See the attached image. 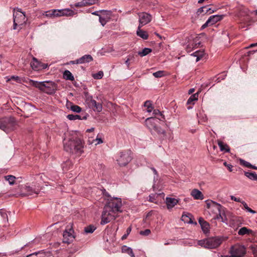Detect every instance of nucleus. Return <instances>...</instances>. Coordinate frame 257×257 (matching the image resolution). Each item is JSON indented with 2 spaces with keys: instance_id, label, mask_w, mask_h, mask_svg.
Masks as SVG:
<instances>
[{
  "instance_id": "obj_1",
  "label": "nucleus",
  "mask_w": 257,
  "mask_h": 257,
  "mask_svg": "<svg viewBox=\"0 0 257 257\" xmlns=\"http://www.w3.org/2000/svg\"><path fill=\"white\" fill-rule=\"evenodd\" d=\"M63 144L64 150L70 154L79 156L83 152L82 141L76 136L66 137Z\"/></svg>"
},
{
  "instance_id": "obj_2",
  "label": "nucleus",
  "mask_w": 257,
  "mask_h": 257,
  "mask_svg": "<svg viewBox=\"0 0 257 257\" xmlns=\"http://www.w3.org/2000/svg\"><path fill=\"white\" fill-rule=\"evenodd\" d=\"M29 84L48 94H51L54 93L56 90V85L55 83L50 81L38 82L30 80Z\"/></svg>"
},
{
  "instance_id": "obj_3",
  "label": "nucleus",
  "mask_w": 257,
  "mask_h": 257,
  "mask_svg": "<svg viewBox=\"0 0 257 257\" xmlns=\"http://www.w3.org/2000/svg\"><path fill=\"white\" fill-rule=\"evenodd\" d=\"M198 244L207 248H215L221 243L220 238L214 237L207 238L206 239L199 240Z\"/></svg>"
},
{
  "instance_id": "obj_4",
  "label": "nucleus",
  "mask_w": 257,
  "mask_h": 257,
  "mask_svg": "<svg viewBox=\"0 0 257 257\" xmlns=\"http://www.w3.org/2000/svg\"><path fill=\"white\" fill-rule=\"evenodd\" d=\"M16 125V120L14 117H5L0 119V129L6 133L12 131Z\"/></svg>"
},
{
  "instance_id": "obj_5",
  "label": "nucleus",
  "mask_w": 257,
  "mask_h": 257,
  "mask_svg": "<svg viewBox=\"0 0 257 257\" xmlns=\"http://www.w3.org/2000/svg\"><path fill=\"white\" fill-rule=\"evenodd\" d=\"M132 159V152L128 150L119 153L116 161L120 167H123L127 165Z\"/></svg>"
},
{
  "instance_id": "obj_6",
  "label": "nucleus",
  "mask_w": 257,
  "mask_h": 257,
  "mask_svg": "<svg viewBox=\"0 0 257 257\" xmlns=\"http://www.w3.org/2000/svg\"><path fill=\"white\" fill-rule=\"evenodd\" d=\"M110 209L109 207L104 206L101 217L100 224L101 225L107 224L116 218V214Z\"/></svg>"
},
{
  "instance_id": "obj_7",
  "label": "nucleus",
  "mask_w": 257,
  "mask_h": 257,
  "mask_svg": "<svg viewBox=\"0 0 257 257\" xmlns=\"http://www.w3.org/2000/svg\"><path fill=\"white\" fill-rule=\"evenodd\" d=\"M74 12L70 9L63 10H52L47 11L45 13L46 17L50 18H55L61 16H70L74 15Z\"/></svg>"
},
{
  "instance_id": "obj_8",
  "label": "nucleus",
  "mask_w": 257,
  "mask_h": 257,
  "mask_svg": "<svg viewBox=\"0 0 257 257\" xmlns=\"http://www.w3.org/2000/svg\"><path fill=\"white\" fill-rule=\"evenodd\" d=\"M207 206L208 208L213 207L216 209L219 213L215 218L217 219H221L222 222L227 223V218L224 212V207L222 206L217 202L211 201L210 202L207 203Z\"/></svg>"
},
{
  "instance_id": "obj_9",
  "label": "nucleus",
  "mask_w": 257,
  "mask_h": 257,
  "mask_svg": "<svg viewBox=\"0 0 257 257\" xmlns=\"http://www.w3.org/2000/svg\"><path fill=\"white\" fill-rule=\"evenodd\" d=\"M106 207L109 208L110 210H111L112 212L115 213L116 214L118 212H121V208L122 206L121 200L119 198H113L111 199L108 202L105 204Z\"/></svg>"
},
{
  "instance_id": "obj_10",
  "label": "nucleus",
  "mask_w": 257,
  "mask_h": 257,
  "mask_svg": "<svg viewBox=\"0 0 257 257\" xmlns=\"http://www.w3.org/2000/svg\"><path fill=\"white\" fill-rule=\"evenodd\" d=\"M19 187L20 191H18L17 195L22 197L37 195L39 192L38 189H33L27 185L19 186Z\"/></svg>"
},
{
  "instance_id": "obj_11",
  "label": "nucleus",
  "mask_w": 257,
  "mask_h": 257,
  "mask_svg": "<svg viewBox=\"0 0 257 257\" xmlns=\"http://www.w3.org/2000/svg\"><path fill=\"white\" fill-rule=\"evenodd\" d=\"M230 255L225 257H243L245 253V249L243 246L235 244L230 250Z\"/></svg>"
},
{
  "instance_id": "obj_12",
  "label": "nucleus",
  "mask_w": 257,
  "mask_h": 257,
  "mask_svg": "<svg viewBox=\"0 0 257 257\" xmlns=\"http://www.w3.org/2000/svg\"><path fill=\"white\" fill-rule=\"evenodd\" d=\"M75 238L74 235V230L72 229V226H67L65 230L63 232V242L68 244L72 242Z\"/></svg>"
},
{
  "instance_id": "obj_13",
  "label": "nucleus",
  "mask_w": 257,
  "mask_h": 257,
  "mask_svg": "<svg viewBox=\"0 0 257 257\" xmlns=\"http://www.w3.org/2000/svg\"><path fill=\"white\" fill-rule=\"evenodd\" d=\"M139 21V29L144 25L149 23L152 19V16L146 12H141L138 14Z\"/></svg>"
},
{
  "instance_id": "obj_14",
  "label": "nucleus",
  "mask_w": 257,
  "mask_h": 257,
  "mask_svg": "<svg viewBox=\"0 0 257 257\" xmlns=\"http://www.w3.org/2000/svg\"><path fill=\"white\" fill-rule=\"evenodd\" d=\"M100 15L99 21L101 24L104 26L111 19L112 12L107 10H100Z\"/></svg>"
},
{
  "instance_id": "obj_15",
  "label": "nucleus",
  "mask_w": 257,
  "mask_h": 257,
  "mask_svg": "<svg viewBox=\"0 0 257 257\" xmlns=\"http://www.w3.org/2000/svg\"><path fill=\"white\" fill-rule=\"evenodd\" d=\"M160 121V119L156 117H149L146 119V125L151 131H153L158 125Z\"/></svg>"
},
{
  "instance_id": "obj_16",
  "label": "nucleus",
  "mask_w": 257,
  "mask_h": 257,
  "mask_svg": "<svg viewBox=\"0 0 257 257\" xmlns=\"http://www.w3.org/2000/svg\"><path fill=\"white\" fill-rule=\"evenodd\" d=\"M31 66L32 69L36 71H39L42 69H45L48 66L47 64L42 63L39 61L35 57L33 58L32 61L31 62Z\"/></svg>"
},
{
  "instance_id": "obj_17",
  "label": "nucleus",
  "mask_w": 257,
  "mask_h": 257,
  "mask_svg": "<svg viewBox=\"0 0 257 257\" xmlns=\"http://www.w3.org/2000/svg\"><path fill=\"white\" fill-rule=\"evenodd\" d=\"M222 19V16L219 15H213L209 17L205 24H204L201 29H204L208 26H211L219 21Z\"/></svg>"
},
{
  "instance_id": "obj_18",
  "label": "nucleus",
  "mask_w": 257,
  "mask_h": 257,
  "mask_svg": "<svg viewBox=\"0 0 257 257\" xmlns=\"http://www.w3.org/2000/svg\"><path fill=\"white\" fill-rule=\"evenodd\" d=\"M92 60L93 58L90 55H85L77 60L71 61L70 63L71 64H83L90 62Z\"/></svg>"
},
{
  "instance_id": "obj_19",
  "label": "nucleus",
  "mask_w": 257,
  "mask_h": 257,
  "mask_svg": "<svg viewBox=\"0 0 257 257\" xmlns=\"http://www.w3.org/2000/svg\"><path fill=\"white\" fill-rule=\"evenodd\" d=\"M17 19V20L20 22L19 25H23L26 22V16L23 13L21 10H19L18 12L14 14V20Z\"/></svg>"
},
{
  "instance_id": "obj_20",
  "label": "nucleus",
  "mask_w": 257,
  "mask_h": 257,
  "mask_svg": "<svg viewBox=\"0 0 257 257\" xmlns=\"http://www.w3.org/2000/svg\"><path fill=\"white\" fill-rule=\"evenodd\" d=\"M98 0H82L81 2L75 4L76 7H88L97 4Z\"/></svg>"
},
{
  "instance_id": "obj_21",
  "label": "nucleus",
  "mask_w": 257,
  "mask_h": 257,
  "mask_svg": "<svg viewBox=\"0 0 257 257\" xmlns=\"http://www.w3.org/2000/svg\"><path fill=\"white\" fill-rule=\"evenodd\" d=\"M166 203L168 209H171L178 203V200L173 198L167 197L166 199Z\"/></svg>"
},
{
  "instance_id": "obj_22",
  "label": "nucleus",
  "mask_w": 257,
  "mask_h": 257,
  "mask_svg": "<svg viewBox=\"0 0 257 257\" xmlns=\"http://www.w3.org/2000/svg\"><path fill=\"white\" fill-rule=\"evenodd\" d=\"M198 222L201 226L202 229L204 233H207L209 231V224L205 221L202 218H199Z\"/></svg>"
},
{
  "instance_id": "obj_23",
  "label": "nucleus",
  "mask_w": 257,
  "mask_h": 257,
  "mask_svg": "<svg viewBox=\"0 0 257 257\" xmlns=\"http://www.w3.org/2000/svg\"><path fill=\"white\" fill-rule=\"evenodd\" d=\"M66 106L68 109H71L72 111L79 113L81 111V108L77 105H74L71 102L67 101Z\"/></svg>"
},
{
  "instance_id": "obj_24",
  "label": "nucleus",
  "mask_w": 257,
  "mask_h": 257,
  "mask_svg": "<svg viewBox=\"0 0 257 257\" xmlns=\"http://www.w3.org/2000/svg\"><path fill=\"white\" fill-rule=\"evenodd\" d=\"M191 195L195 199L202 200L204 198V196L202 192L196 189L192 190L191 192Z\"/></svg>"
},
{
  "instance_id": "obj_25",
  "label": "nucleus",
  "mask_w": 257,
  "mask_h": 257,
  "mask_svg": "<svg viewBox=\"0 0 257 257\" xmlns=\"http://www.w3.org/2000/svg\"><path fill=\"white\" fill-rule=\"evenodd\" d=\"M192 215L190 213L187 214H183L181 217V220L184 222L190 224H197L196 222H194L191 218Z\"/></svg>"
},
{
  "instance_id": "obj_26",
  "label": "nucleus",
  "mask_w": 257,
  "mask_h": 257,
  "mask_svg": "<svg viewBox=\"0 0 257 257\" xmlns=\"http://www.w3.org/2000/svg\"><path fill=\"white\" fill-rule=\"evenodd\" d=\"M92 104L90 106V108H92L94 111L97 112L101 111L102 106L100 103L97 102L95 100L91 101Z\"/></svg>"
},
{
  "instance_id": "obj_27",
  "label": "nucleus",
  "mask_w": 257,
  "mask_h": 257,
  "mask_svg": "<svg viewBox=\"0 0 257 257\" xmlns=\"http://www.w3.org/2000/svg\"><path fill=\"white\" fill-rule=\"evenodd\" d=\"M253 231L251 229H248L246 227H241L238 231V235H244L245 234H252Z\"/></svg>"
},
{
  "instance_id": "obj_28",
  "label": "nucleus",
  "mask_w": 257,
  "mask_h": 257,
  "mask_svg": "<svg viewBox=\"0 0 257 257\" xmlns=\"http://www.w3.org/2000/svg\"><path fill=\"white\" fill-rule=\"evenodd\" d=\"M121 250L122 252L126 253L132 257H135L133 249L130 247H128L126 245H123L122 247Z\"/></svg>"
},
{
  "instance_id": "obj_29",
  "label": "nucleus",
  "mask_w": 257,
  "mask_h": 257,
  "mask_svg": "<svg viewBox=\"0 0 257 257\" xmlns=\"http://www.w3.org/2000/svg\"><path fill=\"white\" fill-rule=\"evenodd\" d=\"M218 145L221 151H225L226 152H229L230 149L229 146L227 144H224L222 142L220 141H218Z\"/></svg>"
},
{
  "instance_id": "obj_30",
  "label": "nucleus",
  "mask_w": 257,
  "mask_h": 257,
  "mask_svg": "<svg viewBox=\"0 0 257 257\" xmlns=\"http://www.w3.org/2000/svg\"><path fill=\"white\" fill-rule=\"evenodd\" d=\"M63 78L66 80L73 81L74 80V77L73 76L72 74L69 70H65L63 72Z\"/></svg>"
},
{
  "instance_id": "obj_31",
  "label": "nucleus",
  "mask_w": 257,
  "mask_h": 257,
  "mask_svg": "<svg viewBox=\"0 0 257 257\" xmlns=\"http://www.w3.org/2000/svg\"><path fill=\"white\" fill-rule=\"evenodd\" d=\"M137 35L142 39L144 40H147L148 38V35L146 31H143L139 29V26H138V29L137 32Z\"/></svg>"
},
{
  "instance_id": "obj_32",
  "label": "nucleus",
  "mask_w": 257,
  "mask_h": 257,
  "mask_svg": "<svg viewBox=\"0 0 257 257\" xmlns=\"http://www.w3.org/2000/svg\"><path fill=\"white\" fill-rule=\"evenodd\" d=\"M244 175L248 179L257 181V174L255 172H244Z\"/></svg>"
},
{
  "instance_id": "obj_33",
  "label": "nucleus",
  "mask_w": 257,
  "mask_h": 257,
  "mask_svg": "<svg viewBox=\"0 0 257 257\" xmlns=\"http://www.w3.org/2000/svg\"><path fill=\"white\" fill-rule=\"evenodd\" d=\"M67 118L69 120H76V119H86L87 116L86 115L83 116L82 118L81 116L78 114H68L67 116Z\"/></svg>"
},
{
  "instance_id": "obj_34",
  "label": "nucleus",
  "mask_w": 257,
  "mask_h": 257,
  "mask_svg": "<svg viewBox=\"0 0 257 257\" xmlns=\"http://www.w3.org/2000/svg\"><path fill=\"white\" fill-rule=\"evenodd\" d=\"M198 94L197 93L192 95L188 99L187 104H194V101L198 100Z\"/></svg>"
},
{
  "instance_id": "obj_35",
  "label": "nucleus",
  "mask_w": 257,
  "mask_h": 257,
  "mask_svg": "<svg viewBox=\"0 0 257 257\" xmlns=\"http://www.w3.org/2000/svg\"><path fill=\"white\" fill-rule=\"evenodd\" d=\"M5 179L6 180H7L9 182V184L11 185L16 184V178L14 176H13V175L6 176H5Z\"/></svg>"
},
{
  "instance_id": "obj_36",
  "label": "nucleus",
  "mask_w": 257,
  "mask_h": 257,
  "mask_svg": "<svg viewBox=\"0 0 257 257\" xmlns=\"http://www.w3.org/2000/svg\"><path fill=\"white\" fill-rule=\"evenodd\" d=\"M96 229V227L93 225H89L85 227L84 229V231L85 233H92Z\"/></svg>"
},
{
  "instance_id": "obj_37",
  "label": "nucleus",
  "mask_w": 257,
  "mask_h": 257,
  "mask_svg": "<svg viewBox=\"0 0 257 257\" xmlns=\"http://www.w3.org/2000/svg\"><path fill=\"white\" fill-rule=\"evenodd\" d=\"M152 51L151 48H145L142 51L138 52V55L141 57H144L149 54Z\"/></svg>"
},
{
  "instance_id": "obj_38",
  "label": "nucleus",
  "mask_w": 257,
  "mask_h": 257,
  "mask_svg": "<svg viewBox=\"0 0 257 257\" xmlns=\"http://www.w3.org/2000/svg\"><path fill=\"white\" fill-rule=\"evenodd\" d=\"M72 165V162L70 160H67L64 163H63L62 165V169L63 171H67L69 170Z\"/></svg>"
},
{
  "instance_id": "obj_39",
  "label": "nucleus",
  "mask_w": 257,
  "mask_h": 257,
  "mask_svg": "<svg viewBox=\"0 0 257 257\" xmlns=\"http://www.w3.org/2000/svg\"><path fill=\"white\" fill-rule=\"evenodd\" d=\"M95 100H94L92 98V97L90 95H89L88 93H85V102L88 104V106L90 107V106L92 104L91 101H94Z\"/></svg>"
},
{
  "instance_id": "obj_40",
  "label": "nucleus",
  "mask_w": 257,
  "mask_h": 257,
  "mask_svg": "<svg viewBox=\"0 0 257 257\" xmlns=\"http://www.w3.org/2000/svg\"><path fill=\"white\" fill-rule=\"evenodd\" d=\"M144 106L147 108V111L148 112H151L153 109V107L152 106V104L151 101L150 100H147L145 103Z\"/></svg>"
},
{
  "instance_id": "obj_41",
  "label": "nucleus",
  "mask_w": 257,
  "mask_h": 257,
  "mask_svg": "<svg viewBox=\"0 0 257 257\" xmlns=\"http://www.w3.org/2000/svg\"><path fill=\"white\" fill-rule=\"evenodd\" d=\"M191 55L196 57V62L199 61L203 55V53L200 51H196L191 54Z\"/></svg>"
},
{
  "instance_id": "obj_42",
  "label": "nucleus",
  "mask_w": 257,
  "mask_h": 257,
  "mask_svg": "<svg viewBox=\"0 0 257 257\" xmlns=\"http://www.w3.org/2000/svg\"><path fill=\"white\" fill-rule=\"evenodd\" d=\"M241 203L243 205L244 208L246 210V211L249 212L252 214H254L256 213V211L250 208L244 201H242Z\"/></svg>"
},
{
  "instance_id": "obj_43",
  "label": "nucleus",
  "mask_w": 257,
  "mask_h": 257,
  "mask_svg": "<svg viewBox=\"0 0 257 257\" xmlns=\"http://www.w3.org/2000/svg\"><path fill=\"white\" fill-rule=\"evenodd\" d=\"M155 132L157 133L159 135H165V131L158 125L153 130Z\"/></svg>"
},
{
  "instance_id": "obj_44",
  "label": "nucleus",
  "mask_w": 257,
  "mask_h": 257,
  "mask_svg": "<svg viewBox=\"0 0 257 257\" xmlns=\"http://www.w3.org/2000/svg\"><path fill=\"white\" fill-rule=\"evenodd\" d=\"M239 163L241 165L243 166L246 167L248 168H250V167H251V164L250 163H249L247 161H245V160L241 159H239Z\"/></svg>"
},
{
  "instance_id": "obj_45",
  "label": "nucleus",
  "mask_w": 257,
  "mask_h": 257,
  "mask_svg": "<svg viewBox=\"0 0 257 257\" xmlns=\"http://www.w3.org/2000/svg\"><path fill=\"white\" fill-rule=\"evenodd\" d=\"M103 76V72L102 71H100L96 73L93 74L92 77L96 79H101Z\"/></svg>"
},
{
  "instance_id": "obj_46",
  "label": "nucleus",
  "mask_w": 257,
  "mask_h": 257,
  "mask_svg": "<svg viewBox=\"0 0 257 257\" xmlns=\"http://www.w3.org/2000/svg\"><path fill=\"white\" fill-rule=\"evenodd\" d=\"M0 214L3 219L6 221H8V217L6 211L4 209L0 210Z\"/></svg>"
},
{
  "instance_id": "obj_47",
  "label": "nucleus",
  "mask_w": 257,
  "mask_h": 257,
  "mask_svg": "<svg viewBox=\"0 0 257 257\" xmlns=\"http://www.w3.org/2000/svg\"><path fill=\"white\" fill-rule=\"evenodd\" d=\"M164 71H158L157 72L153 73V75L156 78H160L164 76Z\"/></svg>"
},
{
  "instance_id": "obj_48",
  "label": "nucleus",
  "mask_w": 257,
  "mask_h": 257,
  "mask_svg": "<svg viewBox=\"0 0 257 257\" xmlns=\"http://www.w3.org/2000/svg\"><path fill=\"white\" fill-rule=\"evenodd\" d=\"M20 23V22H19L17 19H14V26L13 29L14 30H16L17 29L18 27L19 28V29H21L22 28V25H19V24Z\"/></svg>"
},
{
  "instance_id": "obj_49",
  "label": "nucleus",
  "mask_w": 257,
  "mask_h": 257,
  "mask_svg": "<svg viewBox=\"0 0 257 257\" xmlns=\"http://www.w3.org/2000/svg\"><path fill=\"white\" fill-rule=\"evenodd\" d=\"M157 197L158 195H157L156 194H152L149 196V201L151 202L156 203V200Z\"/></svg>"
},
{
  "instance_id": "obj_50",
  "label": "nucleus",
  "mask_w": 257,
  "mask_h": 257,
  "mask_svg": "<svg viewBox=\"0 0 257 257\" xmlns=\"http://www.w3.org/2000/svg\"><path fill=\"white\" fill-rule=\"evenodd\" d=\"M131 230H132V228H131V226H130L129 227H128L127 228L126 231V233L121 237V239L122 240L125 239L127 238V236L130 233Z\"/></svg>"
},
{
  "instance_id": "obj_51",
  "label": "nucleus",
  "mask_w": 257,
  "mask_h": 257,
  "mask_svg": "<svg viewBox=\"0 0 257 257\" xmlns=\"http://www.w3.org/2000/svg\"><path fill=\"white\" fill-rule=\"evenodd\" d=\"M150 233H151V230L149 229H145V230H143V231H141L140 232V234L145 235V236H147V235H149L150 234Z\"/></svg>"
},
{
  "instance_id": "obj_52",
  "label": "nucleus",
  "mask_w": 257,
  "mask_h": 257,
  "mask_svg": "<svg viewBox=\"0 0 257 257\" xmlns=\"http://www.w3.org/2000/svg\"><path fill=\"white\" fill-rule=\"evenodd\" d=\"M153 113L155 116L160 115V116H162V118H164V115H163L162 112L158 109H154L153 110Z\"/></svg>"
},
{
  "instance_id": "obj_53",
  "label": "nucleus",
  "mask_w": 257,
  "mask_h": 257,
  "mask_svg": "<svg viewBox=\"0 0 257 257\" xmlns=\"http://www.w3.org/2000/svg\"><path fill=\"white\" fill-rule=\"evenodd\" d=\"M207 6H204L201 8H200L198 10V11L197 12V14L198 15L202 14V13H204L205 14V9H207Z\"/></svg>"
},
{
  "instance_id": "obj_54",
  "label": "nucleus",
  "mask_w": 257,
  "mask_h": 257,
  "mask_svg": "<svg viewBox=\"0 0 257 257\" xmlns=\"http://www.w3.org/2000/svg\"><path fill=\"white\" fill-rule=\"evenodd\" d=\"M207 9H205V14L208 13L209 14H211L212 13L215 11V9H212V8H209L208 6Z\"/></svg>"
},
{
  "instance_id": "obj_55",
  "label": "nucleus",
  "mask_w": 257,
  "mask_h": 257,
  "mask_svg": "<svg viewBox=\"0 0 257 257\" xmlns=\"http://www.w3.org/2000/svg\"><path fill=\"white\" fill-rule=\"evenodd\" d=\"M251 249L254 255V257H257V245L252 246Z\"/></svg>"
},
{
  "instance_id": "obj_56",
  "label": "nucleus",
  "mask_w": 257,
  "mask_h": 257,
  "mask_svg": "<svg viewBox=\"0 0 257 257\" xmlns=\"http://www.w3.org/2000/svg\"><path fill=\"white\" fill-rule=\"evenodd\" d=\"M230 199H231V200H233L236 202H237L241 203V202L242 201L241 199L240 198H236L233 195L230 196Z\"/></svg>"
},
{
  "instance_id": "obj_57",
  "label": "nucleus",
  "mask_w": 257,
  "mask_h": 257,
  "mask_svg": "<svg viewBox=\"0 0 257 257\" xmlns=\"http://www.w3.org/2000/svg\"><path fill=\"white\" fill-rule=\"evenodd\" d=\"M94 141H97V143L95 145L101 144L103 143V141L101 138H96Z\"/></svg>"
},
{
  "instance_id": "obj_58",
  "label": "nucleus",
  "mask_w": 257,
  "mask_h": 257,
  "mask_svg": "<svg viewBox=\"0 0 257 257\" xmlns=\"http://www.w3.org/2000/svg\"><path fill=\"white\" fill-rule=\"evenodd\" d=\"M224 165L228 168V169H229V170L230 172L232 171L231 168H232V166L231 165L227 164L226 162H224Z\"/></svg>"
},
{
  "instance_id": "obj_59",
  "label": "nucleus",
  "mask_w": 257,
  "mask_h": 257,
  "mask_svg": "<svg viewBox=\"0 0 257 257\" xmlns=\"http://www.w3.org/2000/svg\"><path fill=\"white\" fill-rule=\"evenodd\" d=\"M41 257H54L50 252H47L46 254H43Z\"/></svg>"
},
{
  "instance_id": "obj_60",
  "label": "nucleus",
  "mask_w": 257,
  "mask_h": 257,
  "mask_svg": "<svg viewBox=\"0 0 257 257\" xmlns=\"http://www.w3.org/2000/svg\"><path fill=\"white\" fill-rule=\"evenodd\" d=\"M131 61V58H127L126 60L125 61V64L127 65V68H129L130 63L129 61Z\"/></svg>"
},
{
  "instance_id": "obj_61",
  "label": "nucleus",
  "mask_w": 257,
  "mask_h": 257,
  "mask_svg": "<svg viewBox=\"0 0 257 257\" xmlns=\"http://www.w3.org/2000/svg\"><path fill=\"white\" fill-rule=\"evenodd\" d=\"M92 14L93 15L98 16L99 17V16L100 15V11H95L94 12L92 13Z\"/></svg>"
},
{
  "instance_id": "obj_62",
  "label": "nucleus",
  "mask_w": 257,
  "mask_h": 257,
  "mask_svg": "<svg viewBox=\"0 0 257 257\" xmlns=\"http://www.w3.org/2000/svg\"><path fill=\"white\" fill-rule=\"evenodd\" d=\"M38 253H37V252L34 253H32V254L27 255V257H37V255Z\"/></svg>"
},
{
  "instance_id": "obj_63",
  "label": "nucleus",
  "mask_w": 257,
  "mask_h": 257,
  "mask_svg": "<svg viewBox=\"0 0 257 257\" xmlns=\"http://www.w3.org/2000/svg\"><path fill=\"white\" fill-rule=\"evenodd\" d=\"M127 58H131V61L134 60V56L133 55H129Z\"/></svg>"
},
{
  "instance_id": "obj_64",
  "label": "nucleus",
  "mask_w": 257,
  "mask_h": 257,
  "mask_svg": "<svg viewBox=\"0 0 257 257\" xmlns=\"http://www.w3.org/2000/svg\"><path fill=\"white\" fill-rule=\"evenodd\" d=\"M11 79H14L15 80H18L19 79V77L18 76L15 77L13 76L11 77Z\"/></svg>"
}]
</instances>
